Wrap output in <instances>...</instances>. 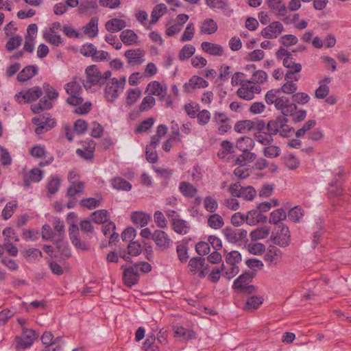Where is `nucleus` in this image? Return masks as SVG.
I'll use <instances>...</instances> for the list:
<instances>
[{
	"label": "nucleus",
	"instance_id": "obj_1",
	"mask_svg": "<svg viewBox=\"0 0 351 351\" xmlns=\"http://www.w3.org/2000/svg\"><path fill=\"white\" fill-rule=\"evenodd\" d=\"M123 270V278L124 283L128 287L136 285L139 280L140 274L148 273L152 269V266L147 262H139L132 266L122 265Z\"/></svg>",
	"mask_w": 351,
	"mask_h": 351
},
{
	"label": "nucleus",
	"instance_id": "obj_2",
	"mask_svg": "<svg viewBox=\"0 0 351 351\" xmlns=\"http://www.w3.org/2000/svg\"><path fill=\"white\" fill-rule=\"evenodd\" d=\"M288 119L284 116H278L270 120L267 124V130L269 136L279 134L283 138H288L293 135L294 129L288 124Z\"/></svg>",
	"mask_w": 351,
	"mask_h": 351
},
{
	"label": "nucleus",
	"instance_id": "obj_3",
	"mask_svg": "<svg viewBox=\"0 0 351 351\" xmlns=\"http://www.w3.org/2000/svg\"><path fill=\"white\" fill-rule=\"evenodd\" d=\"M87 76L86 81H82L85 88H89L91 86H101L106 84V81L110 78L111 71H106L103 74L98 70L96 66H89L86 69Z\"/></svg>",
	"mask_w": 351,
	"mask_h": 351
},
{
	"label": "nucleus",
	"instance_id": "obj_4",
	"mask_svg": "<svg viewBox=\"0 0 351 351\" xmlns=\"http://www.w3.org/2000/svg\"><path fill=\"white\" fill-rule=\"evenodd\" d=\"M126 82L125 77H121L119 80L117 78L108 79L106 81V86L104 90L105 97L109 102H113L121 93Z\"/></svg>",
	"mask_w": 351,
	"mask_h": 351
},
{
	"label": "nucleus",
	"instance_id": "obj_5",
	"mask_svg": "<svg viewBox=\"0 0 351 351\" xmlns=\"http://www.w3.org/2000/svg\"><path fill=\"white\" fill-rule=\"evenodd\" d=\"M66 92L70 95L66 102L72 106L80 105L83 102V98L80 96L82 89L80 83L77 82L76 78L65 85Z\"/></svg>",
	"mask_w": 351,
	"mask_h": 351
},
{
	"label": "nucleus",
	"instance_id": "obj_6",
	"mask_svg": "<svg viewBox=\"0 0 351 351\" xmlns=\"http://www.w3.org/2000/svg\"><path fill=\"white\" fill-rule=\"evenodd\" d=\"M290 238L289 228L283 223H280L276 227V232H272L270 239L274 244L285 247L289 245Z\"/></svg>",
	"mask_w": 351,
	"mask_h": 351
},
{
	"label": "nucleus",
	"instance_id": "obj_7",
	"mask_svg": "<svg viewBox=\"0 0 351 351\" xmlns=\"http://www.w3.org/2000/svg\"><path fill=\"white\" fill-rule=\"evenodd\" d=\"M54 229L58 232L54 234V241L57 244L58 250L64 256H70L71 252L63 243L64 237V225L63 221L59 219H56L54 222Z\"/></svg>",
	"mask_w": 351,
	"mask_h": 351
},
{
	"label": "nucleus",
	"instance_id": "obj_8",
	"mask_svg": "<svg viewBox=\"0 0 351 351\" xmlns=\"http://www.w3.org/2000/svg\"><path fill=\"white\" fill-rule=\"evenodd\" d=\"M223 232L228 242L232 243L245 242L247 240V232L244 229H237L231 227H226L223 230Z\"/></svg>",
	"mask_w": 351,
	"mask_h": 351
},
{
	"label": "nucleus",
	"instance_id": "obj_9",
	"mask_svg": "<svg viewBox=\"0 0 351 351\" xmlns=\"http://www.w3.org/2000/svg\"><path fill=\"white\" fill-rule=\"evenodd\" d=\"M41 341L45 348L43 351H57L61 348L62 337L54 338L50 330H45L41 336Z\"/></svg>",
	"mask_w": 351,
	"mask_h": 351
},
{
	"label": "nucleus",
	"instance_id": "obj_10",
	"mask_svg": "<svg viewBox=\"0 0 351 351\" xmlns=\"http://www.w3.org/2000/svg\"><path fill=\"white\" fill-rule=\"evenodd\" d=\"M38 337L36 330H23L21 336L16 337V348L17 349H25L30 347L34 341Z\"/></svg>",
	"mask_w": 351,
	"mask_h": 351
},
{
	"label": "nucleus",
	"instance_id": "obj_11",
	"mask_svg": "<svg viewBox=\"0 0 351 351\" xmlns=\"http://www.w3.org/2000/svg\"><path fill=\"white\" fill-rule=\"evenodd\" d=\"M43 95V90L39 86H34L25 92H20L15 95L19 103H29L36 100Z\"/></svg>",
	"mask_w": 351,
	"mask_h": 351
},
{
	"label": "nucleus",
	"instance_id": "obj_12",
	"mask_svg": "<svg viewBox=\"0 0 351 351\" xmlns=\"http://www.w3.org/2000/svg\"><path fill=\"white\" fill-rule=\"evenodd\" d=\"M283 31V25L279 21H274L262 29L261 35L268 39L276 38Z\"/></svg>",
	"mask_w": 351,
	"mask_h": 351
},
{
	"label": "nucleus",
	"instance_id": "obj_13",
	"mask_svg": "<svg viewBox=\"0 0 351 351\" xmlns=\"http://www.w3.org/2000/svg\"><path fill=\"white\" fill-rule=\"evenodd\" d=\"M145 52L144 50L138 48L129 49L124 53L125 57L127 58L128 63L130 65H140L145 61L144 56Z\"/></svg>",
	"mask_w": 351,
	"mask_h": 351
},
{
	"label": "nucleus",
	"instance_id": "obj_14",
	"mask_svg": "<svg viewBox=\"0 0 351 351\" xmlns=\"http://www.w3.org/2000/svg\"><path fill=\"white\" fill-rule=\"evenodd\" d=\"M275 108L277 110H281V112L285 117L292 115L297 110V106L295 104L291 102L287 97L284 96L280 97V99L277 102Z\"/></svg>",
	"mask_w": 351,
	"mask_h": 351
},
{
	"label": "nucleus",
	"instance_id": "obj_15",
	"mask_svg": "<svg viewBox=\"0 0 351 351\" xmlns=\"http://www.w3.org/2000/svg\"><path fill=\"white\" fill-rule=\"evenodd\" d=\"M189 15L186 14H178L174 24L167 29L166 34L168 36H172L178 34L182 29L184 24L189 20Z\"/></svg>",
	"mask_w": 351,
	"mask_h": 351
},
{
	"label": "nucleus",
	"instance_id": "obj_16",
	"mask_svg": "<svg viewBox=\"0 0 351 351\" xmlns=\"http://www.w3.org/2000/svg\"><path fill=\"white\" fill-rule=\"evenodd\" d=\"M152 239L158 247L164 249L169 248L172 243V241L167 234L160 230H156L152 234Z\"/></svg>",
	"mask_w": 351,
	"mask_h": 351
},
{
	"label": "nucleus",
	"instance_id": "obj_17",
	"mask_svg": "<svg viewBox=\"0 0 351 351\" xmlns=\"http://www.w3.org/2000/svg\"><path fill=\"white\" fill-rule=\"evenodd\" d=\"M332 81V77H325L319 81V87L315 90V96L317 99H324L326 97L330 92L328 84Z\"/></svg>",
	"mask_w": 351,
	"mask_h": 351
},
{
	"label": "nucleus",
	"instance_id": "obj_18",
	"mask_svg": "<svg viewBox=\"0 0 351 351\" xmlns=\"http://www.w3.org/2000/svg\"><path fill=\"white\" fill-rule=\"evenodd\" d=\"M208 85V82L206 81L202 77H197V76H193L190 79L189 82L185 83L184 84L183 88L185 92L189 93L195 88H205V87H207Z\"/></svg>",
	"mask_w": 351,
	"mask_h": 351
},
{
	"label": "nucleus",
	"instance_id": "obj_19",
	"mask_svg": "<svg viewBox=\"0 0 351 351\" xmlns=\"http://www.w3.org/2000/svg\"><path fill=\"white\" fill-rule=\"evenodd\" d=\"M261 213L258 210H250L246 215V222L247 224L254 226L260 222H266L267 217L261 214Z\"/></svg>",
	"mask_w": 351,
	"mask_h": 351
},
{
	"label": "nucleus",
	"instance_id": "obj_20",
	"mask_svg": "<svg viewBox=\"0 0 351 351\" xmlns=\"http://www.w3.org/2000/svg\"><path fill=\"white\" fill-rule=\"evenodd\" d=\"M202 50L212 56H221L223 54V48L220 45L204 41L201 44Z\"/></svg>",
	"mask_w": 351,
	"mask_h": 351
},
{
	"label": "nucleus",
	"instance_id": "obj_21",
	"mask_svg": "<svg viewBox=\"0 0 351 351\" xmlns=\"http://www.w3.org/2000/svg\"><path fill=\"white\" fill-rule=\"evenodd\" d=\"M126 25V22L124 20L117 18L108 21L105 24L106 29L110 32L121 31L124 29Z\"/></svg>",
	"mask_w": 351,
	"mask_h": 351
},
{
	"label": "nucleus",
	"instance_id": "obj_22",
	"mask_svg": "<svg viewBox=\"0 0 351 351\" xmlns=\"http://www.w3.org/2000/svg\"><path fill=\"white\" fill-rule=\"evenodd\" d=\"M120 39L125 45H133L138 43V36L132 29H125L121 32Z\"/></svg>",
	"mask_w": 351,
	"mask_h": 351
},
{
	"label": "nucleus",
	"instance_id": "obj_23",
	"mask_svg": "<svg viewBox=\"0 0 351 351\" xmlns=\"http://www.w3.org/2000/svg\"><path fill=\"white\" fill-rule=\"evenodd\" d=\"M38 73V67L30 65L25 67L17 75L19 82H25L36 75Z\"/></svg>",
	"mask_w": 351,
	"mask_h": 351
},
{
	"label": "nucleus",
	"instance_id": "obj_24",
	"mask_svg": "<svg viewBox=\"0 0 351 351\" xmlns=\"http://www.w3.org/2000/svg\"><path fill=\"white\" fill-rule=\"evenodd\" d=\"M52 101L46 96L41 98L38 104H32L31 109L35 114H38L44 110H49L52 108Z\"/></svg>",
	"mask_w": 351,
	"mask_h": 351
},
{
	"label": "nucleus",
	"instance_id": "obj_25",
	"mask_svg": "<svg viewBox=\"0 0 351 351\" xmlns=\"http://www.w3.org/2000/svg\"><path fill=\"white\" fill-rule=\"evenodd\" d=\"M217 24L212 19L204 20L200 26V33L203 34H213L217 30Z\"/></svg>",
	"mask_w": 351,
	"mask_h": 351
},
{
	"label": "nucleus",
	"instance_id": "obj_26",
	"mask_svg": "<svg viewBox=\"0 0 351 351\" xmlns=\"http://www.w3.org/2000/svg\"><path fill=\"white\" fill-rule=\"evenodd\" d=\"M254 276L253 271L245 272L241 275L237 279H236L233 284V287L235 289H239L240 288L248 285Z\"/></svg>",
	"mask_w": 351,
	"mask_h": 351
},
{
	"label": "nucleus",
	"instance_id": "obj_27",
	"mask_svg": "<svg viewBox=\"0 0 351 351\" xmlns=\"http://www.w3.org/2000/svg\"><path fill=\"white\" fill-rule=\"evenodd\" d=\"M179 190L184 197L190 198L195 197L197 193V189L192 184L187 182H181Z\"/></svg>",
	"mask_w": 351,
	"mask_h": 351
},
{
	"label": "nucleus",
	"instance_id": "obj_28",
	"mask_svg": "<svg viewBox=\"0 0 351 351\" xmlns=\"http://www.w3.org/2000/svg\"><path fill=\"white\" fill-rule=\"evenodd\" d=\"M254 146V140L248 136L239 138L236 143V147L241 152L250 151Z\"/></svg>",
	"mask_w": 351,
	"mask_h": 351
},
{
	"label": "nucleus",
	"instance_id": "obj_29",
	"mask_svg": "<svg viewBox=\"0 0 351 351\" xmlns=\"http://www.w3.org/2000/svg\"><path fill=\"white\" fill-rule=\"evenodd\" d=\"M171 222L174 231L178 234H186L188 232L189 226L186 221L179 218H173Z\"/></svg>",
	"mask_w": 351,
	"mask_h": 351
},
{
	"label": "nucleus",
	"instance_id": "obj_30",
	"mask_svg": "<svg viewBox=\"0 0 351 351\" xmlns=\"http://www.w3.org/2000/svg\"><path fill=\"white\" fill-rule=\"evenodd\" d=\"M43 171L34 168L29 171L28 176L24 178V184L25 186H29L31 182H38L43 178Z\"/></svg>",
	"mask_w": 351,
	"mask_h": 351
},
{
	"label": "nucleus",
	"instance_id": "obj_31",
	"mask_svg": "<svg viewBox=\"0 0 351 351\" xmlns=\"http://www.w3.org/2000/svg\"><path fill=\"white\" fill-rule=\"evenodd\" d=\"M151 217L143 212H134L131 215L132 221L136 224H139L141 227L147 225Z\"/></svg>",
	"mask_w": 351,
	"mask_h": 351
},
{
	"label": "nucleus",
	"instance_id": "obj_32",
	"mask_svg": "<svg viewBox=\"0 0 351 351\" xmlns=\"http://www.w3.org/2000/svg\"><path fill=\"white\" fill-rule=\"evenodd\" d=\"M263 302V298L261 296H252L247 298L244 309L247 311H252L257 309Z\"/></svg>",
	"mask_w": 351,
	"mask_h": 351
},
{
	"label": "nucleus",
	"instance_id": "obj_33",
	"mask_svg": "<svg viewBox=\"0 0 351 351\" xmlns=\"http://www.w3.org/2000/svg\"><path fill=\"white\" fill-rule=\"evenodd\" d=\"M112 186L116 190L128 191L132 189V184L125 179L116 177L111 180Z\"/></svg>",
	"mask_w": 351,
	"mask_h": 351
},
{
	"label": "nucleus",
	"instance_id": "obj_34",
	"mask_svg": "<svg viewBox=\"0 0 351 351\" xmlns=\"http://www.w3.org/2000/svg\"><path fill=\"white\" fill-rule=\"evenodd\" d=\"M255 128V123L251 120L239 121L234 125V130L239 133H245Z\"/></svg>",
	"mask_w": 351,
	"mask_h": 351
},
{
	"label": "nucleus",
	"instance_id": "obj_35",
	"mask_svg": "<svg viewBox=\"0 0 351 351\" xmlns=\"http://www.w3.org/2000/svg\"><path fill=\"white\" fill-rule=\"evenodd\" d=\"M242 152L243 153L239 155L236 160V164L239 165L240 167H243L249 162H252L256 158V154L253 152H250V151Z\"/></svg>",
	"mask_w": 351,
	"mask_h": 351
},
{
	"label": "nucleus",
	"instance_id": "obj_36",
	"mask_svg": "<svg viewBox=\"0 0 351 351\" xmlns=\"http://www.w3.org/2000/svg\"><path fill=\"white\" fill-rule=\"evenodd\" d=\"M156 335L152 332L146 335V340L143 348L145 351H159V347L155 343Z\"/></svg>",
	"mask_w": 351,
	"mask_h": 351
},
{
	"label": "nucleus",
	"instance_id": "obj_37",
	"mask_svg": "<svg viewBox=\"0 0 351 351\" xmlns=\"http://www.w3.org/2000/svg\"><path fill=\"white\" fill-rule=\"evenodd\" d=\"M206 261L205 258L201 256L193 257L189 262V267L191 273L199 274V271L203 266V263Z\"/></svg>",
	"mask_w": 351,
	"mask_h": 351
},
{
	"label": "nucleus",
	"instance_id": "obj_38",
	"mask_svg": "<svg viewBox=\"0 0 351 351\" xmlns=\"http://www.w3.org/2000/svg\"><path fill=\"white\" fill-rule=\"evenodd\" d=\"M282 252L280 250L277 248L276 247H271L265 255V260L270 263L274 264V265H276L278 263V261L281 258Z\"/></svg>",
	"mask_w": 351,
	"mask_h": 351
},
{
	"label": "nucleus",
	"instance_id": "obj_39",
	"mask_svg": "<svg viewBox=\"0 0 351 351\" xmlns=\"http://www.w3.org/2000/svg\"><path fill=\"white\" fill-rule=\"evenodd\" d=\"M287 218V214L284 209L279 208L272 211L270 213L269 222L270 223L278 225L279 223Z\"/></svg>",
	"mask_w": 351,
	"mask_h": 351
},
{
	"label": "nucleus",
	"instance_id": "obj_40",
	"mask_svg": "<svg viewBox=\"0 0 351 351\" xmlns=\"http://www.w3.org/2000/svg\"><path fill=\"white\" fill-rule=\"evenodd\" d=\"M167 12V6L163 4H158L156 5L151 14L152 19L149 22L150 24H154L158 20L164 15Z\"/></svg>",
	"mask_w": 351,
	"mask_h": 351
},
{
	"label": "nucleus",
	"instance_id": "obj_41",
	"mask_svg": "<svg viewBox=\"0 0 351 351\" xmlns=\"http://www.w3.org/2000/svg\"><path fill=\"white\" fill-rule=\"evenodd\" d=\"M269 7L278 12L280 16H285L287 13L285 4L281 0H267Z\"/></svg>",
	"mask_w": 351,
	"mask_h": 351
},
{
	"label": "nucleus",
	"instance_id": "obj_42",
	"mask_svg": "<svg viewBox=\"0 0 351 351\" xmlns=\"http://www.w3.org/2000/svg\"><path fill=\"white\" fill-rule=\"evenodd\" d=\"M221 269L223 271V275L228 279L234 278L239 271V268L237 265H227L226 263L221 265Z\"/></svg>",
	"mask_w": 351,
	"mask_h": 351
},
{
	"label": "nucleus",
	"instance_id": "obj_43",
	"mask_svg": "<svg viewBox=\"0 0 351 351\" xmlns=\"http://www.w3.org/2000/svg\"><path fill=\"white\" fill-rule=\"evenodd\" d=\"M209 227L213 229H220L224 225L223 218L218 214L210 215L207 220Z\"/></svg>",
	"mask_w": 351,
	"mask_h": 351
},
{
	"label": "nucleus",
	"instance_id": "obj_44",
	"mask_svg": "<svg viewBox=\"0 0 351 351\" xmlns=\"http://www.w3.org/2000/svg\"><path fill=\"white\" fill-rule=\"evenodd\" d=\"M97 7V0H80L78 7V12L80 14H84L91 9H95Z\"/></svg>",
	"mask_w": 351,
	"mask_h": 351
},
{
	"label": "nucleus",
	"instance_id": "obj_45",
	"mask_svg": "<svg viewBox=\"0 0 351 351\" xmlns=\"http://www.w3.org/2000/svg\"><path fill=\"white\" fill-rule=\"evenodd\" d=\"M173 337L180 341H186L196 337L194 330H173Z\"/></svg>",
	"mask_w": 351,
	"mask_h": 351
},
{
	"label": "nucleus",
	"instance_id": "obj_46",
	"mask_svg": "<svg viewBox=\"0 0 351 351\" xmlns=\"http://www.w3.org/2000/svg\"><path fill=\"white\" fill-rule=\"evenodd\" d=\"M270 232V228L266 226L258 228L250 233L252 241H256L266 238Z\"/></svg>",
	"mask_w": 351,
	"mask_h": 351
},
{
	"label": "nucleus",
	"instance_id": "obj_47",
	"mask_svg": "<svg viewBox=\"0 0 351 351\" xmlns=\"http://www.w3.org/2000/svg\"><path fill=\"white\" fill-rule=\"evenodd\" d=\"M141 95V91L138 88L129 89L127 91L126 104L129 106L134 105Z\"/></svg>",
	"mask_w": 351,
	"mask_h": 351
},
{
	"label": "nucleus",
	"instance_id": "obj_48",
	"mask_svg": "<svg viewBox=\"0 0 351 351\" xmlns=\"http://www.w3.org/2000/svg\"><path fill=\"white\" fill-rule=\"evenodd\" d=\"M267 74L263 70H258L252 74V79L247 80L246 83L250 84H263L267 80Z\"/></svg>",
	"mask_w": 351,
	"mask_h": 351
},
{
	"label": "nucleus",
	"instance_id": "obj_49",
	"mask_svg": "<svg viewBox=\"0 0 351 351\" xmlns=\"http://www.w3.org/2000/svg\"><path fill=\"white\" fill-rule=\"evenodd\" d=\"M284 162L289 170H295L300 166L299 159L293 154H288L284 157Z\"/></svg>",
	"mask_w": 351,
	"mask_h": 351
},
{
	"label": "nucleus",
	"instance_id": "obj_50",
	"mask_svg": "<svg viewBox=\"0 0 351 351\" xmlns=\"http://www.w3.org/2000/svg\"><path fill=\"white\" fill-rule=\"evenodd\" d=\"M147 90L149 91L150 95H158L161 96L162 99L164 98V95H162L163 88L162 85L156 81L149 83L147 86Z\"/></svg>",
	"mask_w": 351,
	"mask_h": 351
},
{
	"label": "nucleus",
	"instance_id": "obj_51",
	"mask_svg": "<svg viewBox=\"0 0 351 351\" xmlns=\"http://www.w3.org/2000/svg\"><path fill=\"white\" fill-rule=\"evenodd\" d=\"M283 65L289 69L288 71L300 72L302 70V65L300 63H295L293 61V56L285 58L283 59Z\"/></svg>",
	"mask_w": 351,
	"mask_h": 351
},
{
	"label": "nucleus",
	"instance_id": "obj_52",
	"mask_svg": "<svg viewBox=\"0 0 351 351\" xmlns=\"http://www.w3.org/2000/svg\"><path fill=\"white\" fill-rule=\"evenodd\" d=\"M280 93V90H274L271 89L265 95V101L267 104L271 105L274 104V106H276L277 102L280 99V97L278 95V93Z\"/></svg>",
	"mask_w": 351,
	"mask_h": 351
},
{
	"label": "nucleus",
	"instance_id": "obj_53",
	"mask_svg": "<svg viewBox=\"0 0 351 351\" xmlns=\"http://www.w3.org/2000/svg\"><path fill=\"white\" fill-rule=\"evenodd\" d=\"M195 51V48L191 45H186L180 50L179 53V58L184 61L191 57Z\"/></svg>",
	"mask_w": 351,
	"mask_h": 351
},
{
	"label": "nucleus",
	"instance_id": "obj_54",
	"mask_svg": "<svg viewBox=\"0 0 351 351\" xmlns=\"http://www.w3.org/2000/svg\"><path fill=\"white\" fill-rule=\"evenodd\" d=\"M17 207V203L16 201H12L5 205V208L2 210V217L5 220L10 219L13 215L15 209Z\"/></svg>",
	"mask_w": 351,
	"mask_h": 351
},
{
	"label": "nucleus",
	"instance_id": "obj_55",
	"mask_svg": "<svg viewBox=\"0 0 351 351\" xmlns=\"http://www.w3.org/2000/svg\"><path fill=\"white\" fill-rule=\"evenodd\" d=\"M256 194V190L250 186L243 187L241 193H239V197L243 198L245 200L251 201L254 199Z\"/></svg>",
	"mask_w": 351,
	"mask_h": 351
},
{
	"label": "nucleus",
	"instance_id": "obj_56",
	"mask_svg": "<svg viewBox=\"0 0 351 351\" xmlns=\"http://www.w3.org/2000/svg\"><path fill=\"white\" fill-rule=\"evenodd\" d=\"M98 19L97 18H92L89 23L84 27V33L90 34L93 32V34L90 36V37H95L98 33Z\"/></svg>",
	"mask_w": 351,
	"mask_h": 351
},
{
	"label": "nucleus",
	"instance_id": "obj_57",
	"mask_svg": "<svg viewBox=\"0 0 351 351\" xmlns=\"http://www.w3.org/2000/svg\"><path fill=\"white\" fill-rule=\"evenodd\" d=\"M281 149L278 146L269 145L263 149V154L267 158H276L280 155Z\"/></svg>",
	"mask_w": 351,
	"mask_h": 351
},
{
	"label": "nucleus",
	"instance_id": "obj_58",
	"mask_svg": "<svg viewBox=\"0 0 351 351\" xmlns=\"http://www.w3.org/2000/svg\"><path fill=\"white\" fill-rule=\"evenodd\" d=\"M241 261V255L237 251H232L226 256V263L227 265H237Z\"/></svg>",
	"mask_w": 351,
	"mask_h": 351
},
{
	"label": "nucleus",
	"instance_id": "obj_59",
	"mask_svg": "<svg viewBox=\"0 0 351 351\" xmlns=\"http://www.w3.org/2000/svg\"><path fill=\"white\" fill-rule=\"evenodd\" d=\"M204 208L210 213H215L217 208L218 204L215 199L212 197L211 196H207L204 198Z\"/></svg>",
	"mask_w": 351,
	"mask_h": 351
},
{
	"label": "nucleus",
	"instance_id": "obj_60",
	"mask_svg": "<svg viewBox=\"0 0 351 351\" xmlns=\"http://www.w3.org/2000/svg\"><path fill=\"white\" fill-rule=\"evenodd\" d=\"M298 38L293 34H286L281 36L279 39V43L284 47H290L295 45L298 43Z\"/></svg>",
	"mask_w": 351,
	"mask_h": 351
},
{
	"label": "nucleus",
	"instance_id": "obj_61",
	"mask_svg": "<svg viewBox=\"0 0 351 351\" xmlns=\"http://www.w3.org/2000/svg\"><path fill=\"white\" fill-rule=\"evenodd\" d=\"M237 95L245 100H252L254 99V95L250 93L249 86L246 84H242V86L237 91Z\"/></svg>",
	"mask_w": 351,
	"mask_h": 351
},
{
	"label": "nucleus",
	"instance_id": "obj_62",
	"mask_svg": "<svg viewBox=\"0 0 351 351\" xmlns=\"http://www.w3.org/2000/svg\"><path fill=\"white\" fill-rule=\"evenodd\" d=\"M60 184V179L58 176H54L51 177L48 184L47 189L48 191L51 194H55L59 189Z\"/></svg>",
	"mask_w": 351,
	"mask_h": 351
},
{
	"label": "nucleus",
	"instance_id": "obj_63",
	"mask_svg": "<svg viewBox=\"0 0 351 351\" xmlns=\"http://www.w3.org/2000/svg\"><path fill=\"white\" fill-rule=\"evenodd\" d=\"M155 104V99L152 95H147L143 99L139 106L141 112L147 111L152 108Z\"/></svg>",
	"mask_w": 351,
	"mask_h": 351
},
{
	"label": "nucleus",
	"instance_id": "obj_64",
	"mask_svg": "<svg viewBox=\"0 0 351 351\" xmlns=\"http://www.w3.org/2000/svg\"><path fill=\"white\" fill-rule=\"evenodd\" d=\"M303 215L304 211L302 208L299 206H295L289 211L288 217L291 221L298 222L300 221Z\"/></svg>",
	"mask_w": 351,
	"mask_h": 351
}]
</instances>
